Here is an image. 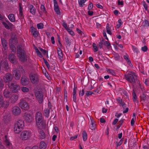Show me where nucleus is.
Returning <instances> with one entry per match:
<instances>
[{
	"label": "nucleus",
	"mask_w": 149,
	"mask_h": 149,
	"mask_svg": "<svg viewBox=\"0 0 149 149\" xmlns=\"http://www.w3.org/2000/svg\"><path fill=\"white\" fill-rule=\"evenodd\" d=\"M124 58L126 60L128 64L130 66L132 65L131 62L129 58V57L128 55H124L123 56Z\"/></svg>",
	"instance_id": "c85d7f7f"
},
{
	"label": "nucleus",
	"mask_w": 149,
	"mask_h": 149,
	"mask_svg": "<svg viewBox=\"0 0 149 149\" xmlns=\"http://www.w3.org/2000/svg\"><path fill=\"white\" fill-rule=\"evenodd\" d=\"M93 94V93L92 92L90 91H87L86 92V95L88 96L90 95H91Z\"/></svg>",
	"instance_id": "680f3d73"
},
{
	"label": "nucleus",
	"mask_w": 149,
	"mask_h": 149,
	"mask_svg": "<svg viewBox=\"0 0 149 149\" xmlns=\"http://www.w3.org/2000/svg\"><path fill=\"white\" fill-rule=\"evenodd\" d=\"M4 142L5 144L7 146V147H8L9 146H10L11 145L8 140L7 138V136L6 135L5 136V140H4Z\"/></svg>",
	"instance_id": "2f4dec72"
},
{
	"label": "nucleus",
	"mask_w": 149,
	"mask_h": 149,
	"mask_svg": "<svg viewBox=\"0 0 149 149\" xmlns=\"http://www.w3.org/2000/svg\"><path fill=\"white\" fill-rule=\"evenodd\" d=\"M54 11L57 14L59 15L60 14V12L59 7L58 8H54Z\"/></svg>",
	"instance_id": "8fccbe9b"
},
{
	"label": "nucleus",
	"mask_w": 149,
	"mask_h": 149,
	"mask_svg": "<svg viewBox=\"0 0 149 149\" xmlns=\"http://www.w3.org/2000/svg\"><path fill=\"white\" fill-rule=\"evenodd\" d=\"M39 134H40V137L41 139L45 138V134L43 131L40 130L39 132Z\"/></svg>",
	"instance_id": "c9c22d12"
},
{
	"label": "nucleus",
	"mask_w": 149,
	"mask_h": 149,
	"mask_svg": "<svg viewBox=\"0 0 149 149\" xmlns=\"http://www.w3.org/2000/svg\"><path fill=\"white\" fill-rule=\"evenodd\" d=\"M13 75L10 73H6L3 77V79L5 83H9L13 79Z\"/></svg>",
	"instance_id": "9d476101"
},
{
	"label": "nucleus",
	"mask_w": 149,
	"mask_h": 149,
	"mask_svg": "<svg viewBox=\"0 0 149 149\" xmlns=\"http://www.w3.org/2000/svg\"><path fill=\"white\" fill-rule=\"evenodd\" d=\"M44 70V71L42 70L43 73L44 74L45 76L46 77L48 80H50L51 79V78L50 76L47 73L46 70Z\"/></svg>",
	"instance_id": "58836bf2"
},
{
	"label": "nucleus",
	"mask_w": 149,
	"mask_h": 149,
	"mask_svg": "<svg viewBox=\"0 0 149 149\" xmlns=\"http://www.w3.org/2000/svg\"><path fill=\"white\" fill-rule=\"evenodd\" d=\"M141 50L143 52H146L148 48L146 46H145L141 47Z\"/></svg>",
	"instance_id": "864d4df0"
},
{
	"label": "nucleus",
	"mask_w": 149,
	"mask_h": 149,
	"mask_svg": "<svg viewBox=\"0 0 149 149\" xmlns=\"http://www.w3.org/2000/svg\"><path fill=\"white\" fill-rule=\"evenodd\" d=\"M44 60L45 63V64L47 66V67L48 68H50V66L48 62L46 60L44 59Z\"/></svg>",
	"instance_id": "4d7b16f0"
},
{
	"label": "nucleus",
	"mask_w": 149,
	"mask_h": 149,
	"mask_svg": "<svg viewBox=\"0 0 149 149\" xmlns=\"http://www.w3.org/2000/svg\"><path fill=\"white\" fill-rule=\"evenodd\" d=\"M142 25L144 27H148L149 26V22L146 19L143 22Z\"/></svg>",
	"instance_id": "473e14b6"
},
{
	"label": "nucleus",
	"mask_w": 149,
	"mask_h": 149,
	"mask_svg": "<svg viewBox=\"0 0 149 149\" xmlns=\"http://www.w3.org/2000/svg\"><path fill=\"white\" fill-rule=\"evenodd\" d=\"M24 118L25 120L28 123L31 122L33 119V116L31 114L27 113H24Z\"/></svg>",
	"instance_id": "f8f14e48"
},
{
	"label": "nucleus",
	"mask_w": 149,
	"mask_h": 149,
	"mask_svg": "<svg viewBox=\"0 0 149 149\" xmlns=\"http://www.w3.org/2000/svg\"><path fill=\"white\" fill-rule=\"evenodd\" d=\"M3 24L4 26L7 29H9L10 27L8 25L4 22H3Z\"/></svg>",
	"instance_id": "09e8293b"
},
{
	"label": "nucleus",
	"mask_w": 149,
	"mask_h": 149,
	"mask_svg": "<svg viewBox=\"0 0 149 149\" xmlns=\"http://www.w3.org/2000/svg\"><path fill=\"white\" fill-rule=\"evenodd\" d=\"M39 49L43 54L45 55L46 54V51L45 50L43 49L41 47L39 48Z\"/></svg>",
	"instance_id": "6e6d98bb"
},
{
	"label": "nucleus",
	"mask_w": 149,
	"mask_h": 149,
	"mask_svg": "<svg viewBox=\"0 0 149 149\" xmlns=\"http://www.w3.org/2000/svg\"><path fill=\"white\" fill-rule=\"evenodd\" d=\"M3 94L5 97L8 98L10 95V92L8 89H6L4 90Z\"/></svg>",
	"instance_id": "4be33fe9"
},
{
	"label": "nucleus",
	"mask_w": 149,
	"mask_h": 149,
	"mask_svg": "<svg viewBox=\"0 0 149 149\" xmlns=\"http://www.w3.org/2000/svg\"><path fill=\"white\" fill-rule=\"evenodd\" d=\"M120 58V56L118 54H116L115 55V59L116 60H118Z\"/></svg>",
	"instance_id": "bf43d9fd"
},
{
	"label": "nucleus",
	"mask_w": 149,
	"mask_h": 149,
	"mask_svg": "<svg viewBox=\"0 0 149 149\" xmlns=\"http://www.w3.org/2000/svg\"><path fill=\"white\" fill-rule=\"evenodd\" d=\"M107 71L109 73L111 74L112 75L115 76L116 75V73L114 70L110 69H108L107 70Z\"/></svg>",
	"instance_id": "4c0bfd02"
},
{
	"label": "nucleus",
	"mask_w": 149,
	"mask_h": 149,
	"mask_svg": "<svg viewBox=\"0 0 149 149\" xmlns=\"http://www.w3.org/2000/svg\"><path fill=\"white\" fill-rule=\"evenodd\" d=\"M123 122V120H121L118 122V127L119 128L121 126L122 123Z\"/></svg>",
	"instance_id": "5fc2aeb1"
},
{
	"label": "nucleus",
	"mask_w": 149,
	"mask_h": 149,
	"mask_svg": "<svg viewBox=\"0 0 149 149\" xmlns=\"http://www.w3.org/2000/svg\"><path fill=\"white\" fill-rule=\"evenodd\" d=\"M82 138L84 141H85L87 139V134L85 131H84L83 132Z\"/></svg>",
	"instance_id": "e433bc0d"
},
{
	"label": "nucleus",
	"mask_w": 149,
	"mask_h": 149,
	"mask_svg": "<svg viewBox=\"0 0 149 149\" xmlns=\"http://www.w3.org/2000/svg\"><path fill=\"white\" fill-rule=\"evenodd\" d=\"M22 5L21 3H19V15L20 17V18L22 19L23 17V15L22 13Z\"/></svg>",
	"instance_id": "a878e982"
},
{
	"label": "nucleus",
	"mask_w": 149,
	"mask_h": 149,
	"mask_svg": "<svg viewBox=\"0 0 149 149\" xmlns=\"http://www.w3.org/2000/svg\"><path fill=\"white\" fill-rule=\"evenodd\" d=\"M12 111L14 115L17 116L20 114L21 112V110L17 106H15L13 108Z\"/></svg>",
	"instance_id": "9b49d317"
},
{
	"label": "nucleus",
	"mask_w": 149,
	"mask_h": 149,
	"mask_svg": "<svg viewBox=\"0 0 149 149\" xmlns=\"http://www.w3.org/2000/svg\"><path fill=\"white\" fill-rule=\"evenodd\" d=\"M143 6L145 9L146 10H148V5L145 2H143Z\"/></svg>",
	"instance_id": "603ef678"
},
{
	"label": "nucleus",
	"mask_w": 149,
	"mask_h": 149,
	"mask_svg": "<svg viewBox=\"0 0 149 149\" xmlns=\"http://www.w3.org/2000/svg\"><path fill=\"white\" fill-rule=\"evenodd\" d=\"M31 132L29 131H23L21 134V138L23 140H27L31 137Z\"/></svg>",
	"instance_id": "0eeeda50"
},
{
	"label": "nucleus",
	"mask_w": 149,
	"mask_h": 149,
	"mask_svg": "<svg viewBox=\"0 0 149 149\" xmlns=\"http://www.w3.org/2000/svg\"><path fill=\"white\" fill-rule=\"evenodd\" d=\"M62 25L67 30L69 28H68L67 25L65 22H63V24Z\"/></svg>",
	"instance_id": "0e129e2a"
},
{
	"label": "nucleus",
	"mask_w": 149,
	"mask_h": 149,
	"mask_svg": "<svg viewBox=\"0 0 149 149\" xmlns=\"http://www.w3.org/2000/svg\"><path fill=\"white\" fill-rule=\"evenodd\" d=\"M93 46L94 49V52H97L98 50V49L97 47L96 46V45L95 43H93Z\"/></svg>",
	"instance_id": "a18cd8bd"
},
{
	"label": "nucleus",
	"mask_w": 149,
	"mask_h": 149,
	"mask_svg": "<svg viewBox=\"0 0 149 149\" xmlns=\"http://www.w3.org/2000/svg\"><path fill=\"white\" fill-rule=\"evenodd\" d=\"M54 8L59 7L58 3L56 0H54Z\"/></svg>",
	"instance_id": "37998d69"
},
{
	"label": "nucleus",
	"mask_w": 149,
	"mask_h": 149,
	"mask_svg": "<svg viewBox=\"0 0 149 149\" xmlns=\"http://www.w3.org/2000/svg\"><path fill=\"white\" fill-rule=\"evenodd\" d=\"M15 54H10L8 56V58L10 62L14 64H16L17 63V59L15 56Z\"/></svg>",
	"instance_id": "4468645a"
},
{
	"label": "nucleus",
	"mask_w": 149,
	"mask_h": 149,
	"mask_svg": "<svg viewBox=\"0 0 149 149\" xmlns=\"http://www.w3.org/2000/svg\"><path fill=\"white\" fill-rule=\"evenodd\" d=\"M67 30L70 35L72 36L74 35V32L72 31V30L70 29L69 28Z\"/></svg>",
	"instance_id": "3c124183"
},
{
	"label": "nucleus",
	"mask_w": 149,
	"mask_h": 149,
	"mask_svg": "<svg viewBox=\"0 0 149 149\" xmlns=\"http://www.w3.org/2000/svg\"><path fill=\"white\" fill-rule=\"evenodd\" d=\"M93 7V5L91 2L88 7V9L89 10L92 9Z\"/></svg>",
	"instance_id": "13d9d810"
},
{
	"label": "nucleus",
	"mask_w": 149,
	"mask_h": 149,
	"mask_svg": "<svg viewBox=\"0 0 149 149\" xmlns=\"http://www.w3.org/2000/svg\"><path fill=\"white\" fill-rule=\"evenodd\" d=\"M24 126V122L22 120H19L14 124V131L15 133L19 134L21 131Z\"/></svg>",
	"instance_id": "7ed1b4c3"
},
{
	"label": "nucleus",
	"mask_w": 149,
	"mask_h": 149,
	"mask_svg": "<svg viewBox=\"0 0 149 149\" xmlns=\"http://www.w3.org/2000/svg\"><path fill=\"white\" fill-rule=\"evenodd\" d=\"M106 30L107 33L110 35L112 34V33L111 31V27L109 26V24L108 23L107 24Z\"/></svg>",
	"instance_id": "7c9ffc66"
},
{
	"label": "nucleus",
	"mask_w": 149,
	"mask_h": 149,
	"mask_svg": "<svg viewBox=\"0 0 149 149\" xmlns=\"http://www.w3.org/2000/svg\"><path fill=\"white\" fill-rule=\"evenodd\" d=\"M122 24V22L121 19H119L118 21V24L116 25L117 28H119Z\"/></svg>",
	"instance_id": "c03bdc74"
},
{
	"label": "nucleus",
	"mask_w": 149,
	"mask_h": 149,
	"mask_svg": "<svg viewBox=\"0 0 149 149\" xmlns=\"http://www.w3.org/2000/svg\"><path fill=\"white\" fill-rule=\"evenodd\" d=\"M78 135H76L70 138V140L71 141L73 140L74 139H76L77 138Z\"/></svg>",
	"instance_id": "338daca9"
},
{
	"label": "nucleus",
	"mask_w": 149,
	"mask_h": 149,
	"mask_svg": "<svg viewBox=\"0 0 149 149\" xmlns=\"http://www.w3.org/2000/svg\"><path fill=\"white\" fill-rule=\"evenodd\" d=\"M105 42V45H107V48L109 49V47H110V46L111 45L110 43L109 42H108V41H106V42Z\"/></svg>",
	"instance_id": "e2e57ef3"
},
{
	"label": "nucleus",
	"mask_w": 149,
	"mask_h": 149,
	"mask_svg": "<svg viewBox=\"0 0 149 149\" xmlns=\"http://www.w3.org/2000/svg\"><path fill=\"white\" fill-rule=\"evenodd\" d=\"M132 47L133 49L134 50L136 53H138L139 52L138 48L133 45H132Z\"/></svg>",
	"instance_id": "49530a36"
},
{
	"label": "nucleus",
	"mask_w": 149,
	"mask_h": 149,
	"mask_svg": "<svg viewBox=\"0 0 149 149\" xmlns=\"http://www.w3.org/2000/svg\"><path fill=\"white\" fill-rule=\"evenodd\" d=\"M30 12L33 15H34L36 13V10L34 6L32 5L30 6Z\"/></svg>",
	"instance_id": "c756f323"
},
{
	"label": "nucleus",
	"mask_w": 149,
	"mask_h": 149,
	"mask_svg": "<svg viewBox=\"0 0 149 149\" xmlns=\"http://www.w3.org/2000/svg\"><path fill=\"white\" fill-rule=\"evenodd\" d=\"M8 86L12 91L14 93L17 92L20 88L19 85L12 82L9 83Z\"/></svg>",
	"instance_id": "423d86ee"
},
{
	"label": "nucleus",
	"mask_w": 149,
	"mask_h": 149,
	"mask_svg": "<svg viewBox=\"0 0 149 149\" xmlns=\"http://www.w3.org/2000/svg\"><path fill=\"white\" fill-rule=\"evenodd\" d=\"M90 120L91 124L89 126L90 128L92 130H95L96 128L95 121L93 120L92 118H90Z\"/></svg>",
	"instance_id": "aec40b11"
},
{
	"label": "nucleus",
	"mask_w": 149,
	"mask_h": 149,
	"mask_svg": "<svg viewBox=\"0 0 149 149\" xmlns=\"http://www.w3.org/2000/svg\"><path fill=\"white\" fill-rule=\"evenodd\" d=\"M8 18L10 21L12 22H14L15 21V18L13 14H9L8 17Z\"/></svg>",
	"instance_id": "bb28decb"
},
{
	"label": "nucleus",
	"mask_w": 149,
	"mask_h": 149,
	"mask_svg": "<svg viewBox=\"0 0 149 149\" xmlns=\"http://www.w3.org/2000/svg\"><path fill=\"white\" fill-rule=\"evenodd\" d=\"M46 147V145L44 141H41L40 142L39 148L40 149H45Z\"/></svg>",
	"instance_id": "cd10ccee"
},
{
	"label": "nucleus",
	"mask_w": 149,
	"mask_h": 149,
	"mask_svg": "<svg viewBox=\"0 0 149 149\" xmlns=\"http://www.w3.org/2000/svg\"><path fill=\"white\" fill-rule=\"evenodd\" d=\"M84 94V89H82L81 91H80L79 95L80 96H83Z\"/></svg>",
	"instance_id": "69168bd1"
},
{
	"label": "nucleus",
	"mask_w": 149,
	"mask_h": 149,
	"mask_svg": "<svg viewBox=\"0 0 149 149\" xmlns=\"http://www.w3.org/2000/svg\"><path fill=\"white\" fill-rule=\"evenodd\" d=\"M65 41L67 45L68 46H70L71 44V41L69 38L68 37H65Z\"/></svg>",
	"instance_id": "f704fd0d"
},
{
	"label": "nucleus",
	"mask_w": 149,
	"mask_h": 149,
	"mask_svg": "<svg viewBox=\"0 0 149 149\" xmlns=\"http://www.w3.org/2000/svg\"><path fill=\"white\" fill-rule=\"evenodd\" d=\"M125 77L128 81L131 83H134L136 78V76L134 72H132L130 73L125 74Z\"/></svg>",
	"instance_id": "20e7f679"
},
{
	"label": "nucleus",
	"mask_w": 149,
	"mask_h": 149,
	"mask_svg": "<svg viewBox=\"0 0 149 149\" xmlns=\"http://www.w3.org/2000/svg\"><path fill=\"white\" fill-rule=\"evenodd\" d=\"M35 95L39 103H42L43 100V95L39 93H36Z\"/></svg>",
	"instance_id": "dca6fc26"
},
{
	"label": "nucleus",
	"mask_w": 149,
	"mask_h": 149,
	"mask_svg": "<svg viewBox=\"0 0 149 149\" xmlns=\"http://www.w3.org/2000/svg\"><path fill=\"white\" fill-rule=\"evenodd\" d=\"M18 96L15 94H13L11 95L9 99V100L11 103H15L18 100Z\"/></svg>",
	"instance_id": "a211bd4d"
},
{
	"label": "nucleus",
	"mask_w": 149,
	"mask_h": 149,
	"mask_svg": "<svg viewBox=\"0 0 149 149\" xmlns=\"http://www.w3.org/2000/svg\"><path fill=\"white\" fill-rule=\"evenodd\" d=\"M1 41L3 48L5 50L7 49L8 47L7 45V43L6 40L4 38H2Z\"/></svg>",
	"instance_id": "5701e85b"
},
{
	"label": "nucleus",
	"mask_w": 149,
	"mask_h": 149,
	"mask_svg": "<svg viewBox=\"0 0 149 149\" xmlns=\"http://www.w3.org/2000/svg\"><path fill=\"white\" fill-rule=\"evenodd\" d=\"M49 109H45L44 110L43 115L46 118H48L49 117Z\"/></svg>",
	"instance_id": "393cba45"
},
{
	"label": "nucleus",
	"mask_w": 149,
	"mask_h": 149,
	"mask_svg": "<svg viewBox=\"0 0 149 149\" xmlns=\"http://www.w3.org/2000/svg\"><path fill=\"white\" fill-rule=\"evenodd\" d=\"M17 54L19 60L22 62H25L27 60L24 50L22 49L20 46L17 47Z\"/></svg>",
	"instance_id": "f03ea898"
},
{
	"label": "nucleus",
	"mask_w": 149,
	"mask_h": 149,
	"mask_svg": "<svg viewBox=\"0 0 149 149\" xmlns=\"http://www.w3.org/2000/svg\"><path fill=\"white\" fill-rule=\"evenodd\" d=\"M103 36L107 40H108V38L107 37L106 33L105 31L104 30L103 31Z\"/></svg>",
	"instance_id": "052dcab7"
},
{
	"label": "nucleus",
	"mask_w": 149,
	"mask_h": 149,
	"mask_svg": "<svg viewBox=\"0 0 149 149\" xmlns=\"http://www.w3.org/2000/svg\"><path fill=\"white\" fill-rule=\"evenodd\" d=\"M86 0H78V3L80 7H83Z\"/></svg>",
	"instance_id": "ea45409f"
},
{
	"label": "nucleus",
	"mask_w": 149,
	"mask_h": 149,
	"mask_svg": "<svg viewBox=\"0 0 149 149\" xmlns=\"http://www.w3.org/2000/svg\"><path fill=\"white\" fill-rule=\"evenodd\" d=\"M36 124L38 128L40 129L44 128L45 124L43 120L42 113L40 112L36 113Z\"/></svg>",
	"instance_id": "f257e3e1"
},
{
	"label": "nucleus",
	"mask_w": 149,
	"mask_h": 149,
	"mask_svg": "<svg viewBox=\"0 0 149 149\" xmlns=\"http://www.w3.org/2000/svg\"><path fill=\"white\" fill-rule=\"evenodd\" d=\"M21 90L23 92L26 93L29 91V89L26 87H23L21 88Z\"/></svg>",
	"instance_id": "a19ab883"
},
{
	"label": "nucleus",
	"mask_w": 149,
	"mask_h": 149,
	"mask_svg": "<svg viewBox=\"0 0 149 149\" xmlns=\"http://www.w3.org/2000/svg\"><path fill=\"white\" fill-rule=\"evenodd\" d=\"M57 52L59 59L61 60L63 58V54L62 51L60 48H58L57 50Z\"/></svg>",
	"instance_id": "412c9836"
},
{
	"label": "nucleus",
	"mask_w": 149,
	"mask_h": 149,
	"mask_svg": "<svg viewBox=\"0 0 149 149\" xmlns=\"http://www.w3.org/2000/svg\"><path fill=\"white\" fill-rule=\"evenodd\" d=\"M0 65L1 70H2L6 72H8L10 69V66L6 61H2Z\"/></svg>",
	"instance_id": "6e6552de"
},
{
	"label": "nucleus",
	"mask_w": 149,
	"mask_h": 149,
	"mask_svg": "<svg viewBox=\"0 0 149 149\" xmlns=\"http://www.w3.org/2000/svg\"><path fill=\"white\" fill-rule=\"evenodd\" d=\"M19 105V107L23 110H27L30 108L28 104L23 99H21L20 100Z\"/></svg>",
	"instance_id": "39448f33"
},
{
	"label": "nucleus",
	"mask_w": 149,
	"mask_h": 149,
	"mask_svg": "<svg viewBox=\"0 0 149 149\" xmlns=\"http://www.w3.org/2000/svg\"><path fill=\"white\" fill-rule=\"evenodd\" d=\"M15 41L14 39L12 38L9 40L10 46L12 54H15L16 53V48L14 45L13 42Z\"/></svg>",
	"instance_id": "2eb2a0df"
},
{
	"label": "nucleus",
	"mask_w": 149,
	"mask_h": 149,
	"mask_svg": "<svg viewBox=\"0 0 149 149\" xmlns=\"http://www.w3.org/2000/svg\"><path fill=\"white\" fill-rule=\"evenodd\" d=\"M40 8L41 11L39 12V14L40 15H42L43 14H46L47 11L44 5L41 4L40 6Z\"/></svg>",
	"instance_id": "6ab92c4d"
},
{
	"label": "nucleus",
	"mask_w": 149,
	"mask_h": 149,
	"mask_svg": "<svg viewBox=\"0 0 149 149\" xmlns=\"http://www.w3.org/2000/svg\"><path fill=\"white\" fill-rule=\"evenodd\" d=\"M44 25L43 23H40L37 24V27L38 29H41L43 28Z\"/></svg>",
	"instance_id": "79ce46f5"
},
{
	"label": "nucleus",
	"mask_w": 149,
	"mask_h": 149,
	"mask_svg": "<svg viewBox=\"0 0 149 149\" xmlns=\"http://www.w3.org/2000/svg\"><path fill=\"white\" fill-rule=\"evenodd\" d=\"M33 36L35 38L37 37L38 36V34L39 33V32L37 31V30L35 32H33Z\"/></svg>",
	"instance_id": "de8ad7c7"
},
{
	"label": "nucleus",
	"mask_w": 149,
	"mask_h": 149,
	"mask_svg": "<svg viewBox=\"0 0 149 149\" xmlns=\"http://www.w3.org/2000/svg\"><path fill=\"white\" fill-rule=\"evenodd\" d=\"M29 77L31 81L33 84H36L39 81V77L37 74H31Z\"/></svg>",
	"instance_id": "1a4fd4ad"
},
{
	"label": "nucleus",
	"mask_w": 149,
	"mask_h": 149,
	"mask_svg": "<svg viewBox=\"0 0 149 149\" xmlns=\"http://www.w3.org/2000/svg\"><path fill=\"white\" fill-rule=\"evenodd\" d=\"M1 106H0V107H3L4 108H7L9 105V103L8 101L6 100L3 101L2 103H1Z\"/></svg>",
	"instance_id": "b1692460"
},
{
	"label": "nucleus",
	"mask_w": 149,
	"mask_h": 149,
	"mask_svg": "<svg viewBox=\"0 0 149 149\" xmlns=\"http://www.w3.org/2000/svg\"><path fill=\"white\" fill-rule=\"evenodd\" d=\"M31 32L32 33H33V32H35L37 30L35 28L33 27L32 26L31 27Z\"/></svg>",
	"instance_id": "774afa93"
},
{
	"label": "nucleus",
	"mask_w": 149,
	"mask_h": 149,
	"mask_svg": "<svg viewBox=\"0 0 149 149\" xmlns=\"http://www.w3.org/2000/svg\"><path fill=\"white\" fill-rule=\"evenodd\" d=\"M29 80L27 77L26 76H22L21 80V84L23 85L26 86L29 83Z\"/></svg>",
	"instance_id": "f3484780"
},
{
	"label": "nucleus",
	"mask_w": 149,
	"mask_h": 149,
	"mask_svg": "<svg viewBox=\"0 0 149 149\" xmlns=\"http://www.w3.org/2000/svg\"><path fill=\"white\" fill-rule=\"evenodd\" d=\"M132 95V96H133L132 99L133 100V101L134 102H136L137 101V97L136 95V94L135 92H134V90H133V91Z\"/></svg>",
	"instance_id": "72a5a7b5"
},
{
	"label": "nucleus",
	"mask_w": 149,
	"mask_h": 149,
	"mask_svg": "<svg viewBox=\"0 0 149 149\" xmlns=\"http://www.w3.org/2000/svg\"><path fill=\"white\" fill-rule=\"evenodd\" d=\"M13 73L15 75V78L16 80H19L21 77L20 71L16 68H14L13 70Z\"/></svg>",
	"instance_id": "ddd939ff"
}]
</instances>
